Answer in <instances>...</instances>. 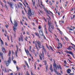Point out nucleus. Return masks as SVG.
Wrapping results in <instances>:
<instances>
[{
    "label": "nucleus",
    "mask_w": 75,
    "mask_h": 75,
    "mask_svg": "<svg viewBox=\"0 0 75 75\" xmlns=\"http://www.w3.org/2000/svg\"><path fill=\"white\" fill-rule=\"evenodd\" d=\"M39 33H40V35H41L42 36H43V32H42V31L41 30H40L39 31Z\"/></svg>",
    "instance_id": "obj_7"
},
{
    "label": "nucleus",
    "mask_w": 75,
    "mask_h": 75,
    "mask_svg": "<svg viewBox=\"0 0 75 75\" xmlns=\"http://www.w3.org/2000/svg\"><path fill=\"white\" fill-rule=\"evenodd\" d=\"M50 26L51 27L52 29V30H54V25H51Z\"/></svg>",
    "instance_id": "obj_21"
},
{
    "label": "nucleus",
    "mask_w": 75,
    "mask_h": 75,
    "mask_svg": "<svg viewBox=\"0 0 75 75\" xmlns=\"http://www.w3.org/2000/svg\"><path fill=\"white\" fill-rule=\"evenodd\" d=\"M13 62L14 63V64H17V62H16V61L15 60L13 61Z\"/></svg>",
    "instance_id": "obj_40"
},
{
    "label": "nucleus",
    "mask_w": 75,
    "mask_h": 75,
    "mask_svg": "<svg viewBox=\"0 0 75 75\" xmlns=\"http://www.w3.org/2000/svg\"><path fill=\"white\" fill-rule=\"evenodd\" d=\"M46 12L47 14H50V13H49V11H48L46 9Z\"/></svg>",
    "instance_id": "obj_25"
},
{
    "label": "nucleus",
    "mask_w": 75,
    "mask_h": 75,
    "mask_svg": "<svg viewBox=\"0 0 75 75\" xmlns=\"http://www.w3.org/2000/svg\"><path fill=\"white\" fill-rule=\"evenodd\" d=\"M54 64H53V69L54 71V72L57 75H58V72L57 71L58 69H57V65H56V64H55V62L54 61Z\"/></svg>",
    "instance_id": "obj_2"
},
{
    "label": "nucleus",
    "mask_w": 75,
    "mask_h": 75,
    "mask_svg": "<svg viewBox=\"0 0 75 75\" xmlns=\"http://www.w3.org/2000/svg\"><path fill=\"white\" fill-rule=\"evenodd\" d=\"M66 53H68V54H71V55H73V53H72V52L71 51H66Z\"/></svg>",
    "instance_id": "obj_9"
},
{
    "label": "nucleus",
    "mask_w": 75,
    "mask_h": 75,
    "mask_svg": "<svg viewBox=\"0 0 75 75\" xmlns=\"http://www.w3.org/2000/svg\"><path fill=\"white\" fill-rule=\"evenodd\" d=\"M10 21H11V24H13V22L11 20V17H10Z\"/></svg>",
    "instance_id": "obj_32"
},
{
    "label": "nucleus",
    "mask_w": 75,
    "mask_h": 75,
    "mask_svg": "<svg viewBox=\"0 0 75 75\" xmlns=\"http://www.w3.org/2000/svg\"><path fill=\"white\" fill-rule=\"evenodd\" d=\"M43 62H44V63H45V65H46L47 64V61H46V60H45Z\"/></svg>",
    "instance_id": "obj_26"
},
{
    "label": "nucleus",
    "mask_w": 75,
    "mask_h": 75,
    "mask_svg": "<svg viewBox=\"0 0 75 75\" xmlns=\"http://www.w3.org/2000/svg\"><path fill=\"white\" fill-rule=\"evenodd\" d=\"M3 2L5 3H6V1L5 0H4L3 1Z\"/></svg>",
    "instance_id": "obj_55"
},
{
    "label": "nucleus",
    "mask_w": 75,
    "mask_h": 75,
    "mask_svg": "<svg viewBox=\"0 0 75 75\" xmlns=\"http://www.w3.org/2000/svg\"><path fill=\"white\" fill-rule=\"evenodd\" d=\"M5 7H6V9H7V10H8V7H7V5H5Z\"/></svg>",
    "instance_id": "obj_37"
},
{
    "label": "nucleus",
    "mask_w": 75,
    "mask_h": 75,
    "mask_svg": "<svg viewBox=\"0 0 75 75\" xmlns=\"http://www.w3.org/2000/svg\"><path fill=\"white\" fill-rule=\"evenodd\" d=\"M48 65H46V71H48Z\"/></svg>",
    "instance_id": "obj_23"
},
{
    "label": "nucleus",
    "mask_w": 75,
    "mask_h": 75,
    "mask_svg": "<svg viewBox=\"0 0 75 75\" xmlns=\"http://www.w3.org/2000/svg\"><path fill=\"white\" fill-rule=\"evenodd\" d=\"M25 51L27 54V55H29V54H30V52H29V51H28V50H27V51L26 50H25Z\"/></svg>",
    "instance_id": "obj_15"
},
{
    "label": "nucleus",
    "mask_w": 75,
    "mask_h": 75,
    "mask_svg": "<svg viewBox=\"0 0 75 75\" xmlns=\"http://www.w3.org/2000/svg\"><path fill=\"white\" fill-rule=\"evenodd\" d=\"M19 4H20L21 5V6H23V4H21V3L20 2H19Z\"/></svg>",
    "instance_id": "obj_52"
},
{
    "label": "nucleus",
    "mask_w": 75,
    "mask_h": 75,
    "mask_svg": "<svg viewBox=\"0 0 75 75\" xmlns=\"http://www.w3.org/2000/svg\"><path fill=\"white\" fill-rule=\"evenodd\" d=\"M45 31H46V33L47 34H48V33L47 32V29H45Z\"/></svg>",
    "instance_id": "obj_47"
},
{
    "label": "nucleus",
    "mask_w": 75,
    "mask_h": 75,
    "mask_svg": "<svg viewBox=\"0 0 75 75\" xmlns=\"http://www.w3.org/2000/svg\"><path fill=\"white\" fill-rule=\"evenodd\" d=\"M16 68L17 69H19V68L17 66H16Z\"/></svg>",
    "instance_id": "obj_63"
},
{
    "label": "nucleus",
    "mask_w": 75,
    "mask_h": 75,
    "mask_svg": "<svg viewBox=\"0 0 75 75\" xmlns=\"http://www.w3.org/2000/svg\"><path fill=\"white\" fill-rule=\"evenodd\" d=\"M27 8H28V14L29 17H30V16H31L32 15H34V11L33 10H31L30 8L28 6H27Z\"/></svg>",
    "instance_id": "obj_1"
},
{
    "label": "nucleus",
    "mask_w": 75,
    "mask_h": 75,
    "mask_svg": "<svg viewBox=\"0 0 75 75\" xmlns=\"http://www.w3.org/2000/svg\"><path fill=\"white\" fill-rule=\"evenodd\" d=\"M48 24H49V31H50V32L51 33H52V32L51 31V28H50V25H51V23H50V22L48 21Z\"/></svg>",
    "instance_id": "obj_5"
},
{
    "label": "nucleus",
    "mask_w": 75,
    "mask_h": 75,
    "mask_svg": "<svg viewBox=\"0 0 75 75\" xmlns=\"http://www.w3.org/2000/svg\"><path fill=\"white\" fill-rule=\"evenodd\" d=\"M47 57H50V56L49 55V53H47Z\"/></svg>",
    "instance_id": "obj_38"
},
{
    "label": "nucleus",
    "mask_w": 75,
    "mask_h": 75,
    "mask_svg": "<svg viewBox=\"0 0 75 75\" xmlns=\"http://www.w3.org/2000/svg\"><path fill=\"white\" fill-rule=\"evenodd\" d=\"M42 57L43 58V59H44V51H42Z\"/></svg>",
    "instance_id": "obj_17"
},
{
    "label": "nucleus",
    "mask_w": 75,
    "mask_h": 75,
    "mask_svg": "<svg viewBox=\"0 0 75 75\" xmlns=\"http://www.w3.org/2000/svg\"><path fill=\"white\" fill-rule=\"evenodd\" d=\"M69 75H74V73H70Z\"/></svg>",
    "instance_id": "obj_46"
},
{
    "label": "nucleus",
    "mask_w": 75,
    "mask_h": 75,
    "mask_svg": "<svg viewBox=\"0 0 75 75\" xmlns=\"http://www.w3.org/2000/svg\"><path fill=\"white\" fill-rule=\"evenodd\" d=\"M71 71V70L70 69H68L67 71V73L68 74H71L70 71Z\"/></svg>",
    "instance_id": "obj_14"
},
{
    "label": "nucleus",
    "mask_w": 75,
    "mask_h": 75,
    "mask_svg": "<svg viewBox=\"0 0 75 75\" xmlns=\"http://www.w3.org/2000/svg\"><path fill=\"white\" fill-rule=\"evenodd\" d=\"M32 24L33 25V26H34V25H35V24H34V23H32Z\"/></svg>",
    "instance_id": "obj_57"
},
{
    "label": "nucleus",
    "mask_w": 75,
    "mask_h": 75,
    "mask_svg": "<svg viewBox=\"0 0 75 75\" xmlns=\"http://www.w3.org/2000/svg\"><path fill=\"white\" fill-rule=\"evenodd\" d=\"M64 64H67V61H65V60H64Z\"/></svg>",
    "instance_id": "obj_39"
},
{
    "label": "nucleus",
    "mask_w": 75,
    "mask_h": 75,
    "mask_svg": "<svg viewBox=\"0 0 75 75\" xmlns=\"http://www.w3.org/2000/svg\"><path fill=\"white\" fill-rule=\"evenodd\" d=\"M33 6H35V1H34V2L33 3Z\"/></svg>",
    "instance_id": "obj_42"
},
{
    "label": "nucleus",
    "mask_w": 75,
    "mask_h": 75,
    "mask_svg": "<svg viewBox=\"0 0 75 75\" xmlns=\"http://www.w3.org/2000/svg\"><path fill=\"white\" fill-rule=\"evenodd\" d=\"M43 18L44 19V21H45V22H47V20H46V19L44 18Z\"/></svg>",
    "instance_id": "obj_53"
},
{
    "label": "nucleus",
    "mask_w": 75,
    "mask_h": 75,
    "mask_svg": "<svg viewBox=\"0 0 75 75\" xmlns=\"http://www.w3.org/2000/svg\"><path fill=\"white\" fill-rule=\"evenodd\" d=\"M65 38L66 40H68V38L67 37H65Z\"/></svg>",
    "instance_id": "obj_49"
},
{
    "label": "nucleus",
    "mask_w": 75,
    "mask_h": 75,
    "mask_svg": "<svg viewBox=\"0 0 75 75\" xmlns=\"http://www.w3.org/2000/svg\"><path fill=\"white\" fill-rule=\"evenodd\" d=\"M39 29H41V26L40 25L38 27Z\"/></svg>",
    "instance_id": "obj_48"
},
{
    "label": "nucleus",
    "mask_w": 75,
    "mask_h": 75,
    "mask_svg": "<svg viewBox=\"0 0 75 75\" xmlns=\"http://www.w3.org/2000/svg\"><path fill=\"white\" fill-rule=\"evenodd\" d=\"M15 54L16 55L17 58V51H16V52L15 53Z\"/></svg>",
    "instance_id": "obj_20"
},
{
    "label": "nucleus",
    "mask_w": 75,
    "mask_h": 75,
    "mask_svg": "<svg viewBox=\"0 0 75 75\" xmlns=\"http://www.w3.org/2000/svg\"><path fill=\"white\" fill-rule=\"evenodd\" d=\"M24 10L25 13H27V11H26V10H25V8H24Z\"/></svg>",
    "instance_id": "obj_45"
},
{
    "label": "nucleus",
    "mask_w": 75,
    "mask_h": 75,
    "mask_svg": "<svg viewBox=\"0 0 75 75\" xmlns=\"http://www.w3.org/2000/svg\"><path fill=\"white\" fill-rule=\"evenodd\" d=\"M67 49L68 50H72V49H71V48H67Z\"/></svg>",
    "instance_id": "obj_43"
},
{
    "label": "nucleus",
    "mask_w": 75,
    "mask_h": 75,
    "mask_svg": "<svg viewBox=\"0 0 75 75\" xmlns=\"http://www.w3.org/2000/svg\"><path fill=\"white\" fill-rule=\"evenodd\" d=\"M73 17H71V19H73L74 18H75V15H73Z\"/></svg>",
    "instance_id": "obj_30"
},
{
    "label": "nucleus",
    "mask_w": 75,
    "mask_h": 75,
    "mask_svg": "<svg viewBox=\"0 0 75 75\" xmlns=\"http://www.w3.org/2000/svg\"><path fill=\"white\" fill-rule=\"evenodd\" d=\"M62 23H64V21H62Z\"/></svg>",
    "instance_id": "obj_64"
},
{
    "label": "nucleus",
    "mask_w": 75,
    "mask_h": 75,
    "mask_svg": "<svg viewBox=\"0 0 75 75\" xmlns=\"http://www.w3.org/2000/svg\"><path fill=\"white\" fill-rule=\"evenodd\" d=\"M69 30H71V31H73V30H74V29H71V28H69Z\"/></svg>",
    "instance_id": "obj_44"
},
{
    "label": "nucleus",
    "mask_w": 75,
    "mask_h": 75,
    "mask_svg": "<svg viewBox=\"0 0 75 75\" xmlns=\"http://www.w3.org/2000/svg\"><path fill=\"white\" fill-rule=\"evenodd\" d=\"M21 40L22 41H23V36H21Z\"/></svg>",
    "instance_id": "obj_22"
},
{
    "label": "nucleus",
    "mask_w": 75,
    "mask_h": 75,
    "mask_svg": "<svg viewBox=\"0 0 75 75\" xmlns=\"http://www.w3.org/2000/svg\"><path fill=\"white\" fill-rule=\"evenodd\" d=\"M5 72H7V71H6V69L5 68Z\"/></svg>",
    "instance_id": "obj_58"
},
{
    "label": "nucleus",
    "mask_w": 75,
    "mask_h": 75,
    "mask_svg": "<svg viewBox=\"0 0 75 75\" xmlns=\"http://www.w3.org/2000/svg\"><path fill=\"white\" fill-rule=\"evenodd\" d=\"M35 46L38 51H39V49H38V45H37V43H35Z\"/></svg>",
    "instance_id": "obj_13"
},
{
    "label": "nucleus",
    "mask_w": 75,
    "mask_h": 75,
    "mask_svg": "<svg viewBox=\"0 0 75 75\" xmlns=\"http://www.w3.org/2000/svg\"><path fill=\"white\" fill-rule=\"evenodd\" d=\"M13 30H14V31H15V32H16V27L15 26H14L13 27Z\"/></svg>",
    "instance_id": "obj_19"
},
{
    "label": "nucleus",
    "mask_w": 75,
    "mask_h": 75,
    "mask_svg": "<svg viewBox=\"0 0 75 75\" xmlns=\"http://www.w3.org/2000/svg\"><path fill=\"white\" fill-rule=\"evenodd\" d=\"M57 30H58L59 31V32H61V31L60 30H59V28H57Z\"/></svg>",
    "instance_id": "obj_56"
},
{
    "label": "nucleus",
    "mask_w": 75,
    "mask_h": 75,
    "mask_svg": "<svg viewBox=\"0 0 75 75\" xmlns=\"http://www.w3.org/2000/svg\"><path fill=\"white\" fill-rule=\"evenodd\" d=\"M50 69L51 70V72H53L54 71V70H53V69H52V65L51 64L50 65Z\"/></svg>",
    "instance_id": "obj_10"
},
{
    "label": "nucleus",
    "mask_w": 75,
    "mask_h": 75,
    "mask_svg": "<svg viewBox=\"0 0 75 75\" xmlns=\"http://www.w3.org/2000/svg\"><path fill=\"white\" fill-rule=\"evenodd\" d=\"M40 3H41V5L42 6H43V8H45V7L44 6V5H42V2H40Z\"/></svg>",
    "instance_id": "obj_36"
},
{
    "label": "nucleus",
    "mask_w": 75,
    "mask_h": 75,
    "mask_svg": "<svg viewBox=\"0 0 75 75\" xmlns=\"http://www.w3.org/2000/svg\"><path fill=\"white\" fill-rule=\"evenodd\" d=\"M1 58L2 59H4V58H3V56H1Z\"/></svg>",
    "instance_id": "obj_59"
},
{
    "label": "nucleus",
    "mask_w": 75,
    "mask_h": 75,
    "mask_svg": "<svg viewBox=\"0 0 75 75\" xmlns=\"http://www.w3.org/2000/svg\"><path fill=\"white\" fill-rule=\"evenodd\" d=\"M42 48L43 50H45V48H44V46H42Z\"/></svg>",
    "instance_id": "obj_41"
},
{
    "label": "nucleus",
    "mask_w": 75,
    "mask_h": 75,
    "mask_svg": "<svg viewBox=\"0 0 75 75\" xmlns=\"http://www.w3.org/2000/svg\"><path fill=\"white\" fill-rule=\"evenodd\" d=\"M7 3L8 4H9V5H10L11 4V3H12L13 2H11L10 3H9V2H8V1H7Z\"/></svg>",
    "instance_id": "obj_28"
},
{
    "label": "nucleus",
    "mask_w": 75,
    "mask_h": 75,
    "mask_svg": "<svg viewBox=\"0 0 75 75\" xmlns=\"http://www.w3.org/2000/svg\"><path fill=\"white\" fill-rule=\"evenodd\" d=\"M10 55H11V51H9V53L8 54V56H10Z\"/></svg>",
    "instance_id": "obj_27"
},
{
    "label": "nucleus",
    "mask_w": 75,
    "mask_h": 75,
    "mask_svg": "<svg viewBox=\"0 0 75 75\" xmlns=\"http://www.w3.org/2000/svg\"><path fill=\"white\" fill-rule=\"evenodd\" d=\"M18 25V24H17V23H16V22L15 21L14 22V25H15V26H16V27H17Z\"/></svg>",
    "instance_id": "obj_16"
},
{
    "label": "nucleus",
    "mask_w": 75,
    "mask_h": 75,
    "mask_svg": "<svg viewBox=\"0 0 75 75\" xmlns=\"http://www.w3.org/2000/svg\"><path fill=\"white\" fill-rule=\"evenodd\" d=\"M57 67L58 69H59V68L61 70H62V68H61V66L60 65H59V66L57 65Z\"/></svg>",
    "instance_id": "obj_11"
},
{
    "label": "nucleus",
    "mask_w": 75,
    "mask_h": 75,
    "mask_svg": "<svg viewBox=\"0 0 75 75\" xmlns=\"http://www.w3.org/2000/svg\"><path fill=\"white\" fill-rule=\"evenodd\" d=\"M45 30L47 29V28H46V24H45Z\"/></svg>",
    "instance_id": "obj_50"
},
{
    "label": "nucleus",
    "mask_w": 75,
    "mask_h": 75,
    "mask_svg": "<svg viewBox=\"0 0 75 75\" xmlns=\"http://www.w3.org/2000/svg\"><path fill=\"white\" fill-rule=\"evenodd\" d=\"M2 52L4 53V54H6V49H5V48L4 47H2Z\"/></svg>",
    "instance_id": "obj_6"
},
{
    "label": "nucleus",
    "mask_w": 75,
    "mask_h": 75,
    "mask_svg": "<svg viewBox=\"0 0 75 75\" xmlns=\"http://www.w3.org/2000/svg\"><path fill=\"white\" fill-rule=\"evenodd\" d=\"M22 13L23 15H25V13H24V11H22Z\"/></svg>",
    "instance_id": "obj_35"
},
{
    "label": "nucleus",
    "mask_w": 75,
    "mask_h": 75,
    "mask_svg": "<svg viewBox=\"0 0 75 75\" xmlns=\"http://www.w3.org/2000/svg\"><path fill=\"white\" fill-rule=\"evenodd\" d=\"M31 48H32L31 46H30L29 49H31Z\"/></svg>",
    "instance_id": "obj_61"
},
{
    "label": "nucleus",
    "mask_w": 75,
    "mask_h": 75,
    "mask_svg": "<svg viewBox=\"0 0 75 75\" xmlns=\"http://www.w3.org/2000/svg\"><path fill=\"white\" fill-rule=\"evenodd\" d=\"M49 47L50 48V49H51V50L52 51H54V50H53V49H52V47L49 46Z\"/></svg>",
    "instance_id": "obj_24"
},
{
    "label": "nucleus",
    "mask_w": 75,
    "mask_h": 75,
    "mask_svg": "<svg viewBox=\"0 0 75 75\" xmlns=\"http://www.w3.org/2000/svg\"><path fill=\"white\" fill-rule=\"evenodd\" d=\"M11 57H9L8 61L6 62V66H8V65H9L10 63V62H11Z\"/></svg>",
    "instance_id": "obj_3"
},
{
    "label": "nucleus",
    "mask_w": 75,
    "mask_h": 75,
    "mask_svg": "<svg viewBox=\"0 0 75 75\" xmlns=\"http://www.w3.org/2000/svg\"><path fill=\"white\" fill-rule=\"evenodd\" d=\"M25 3L26 4H27V6H28V3H27V2H26Z\"/></svg>",
    "instance_id": "obj_62"
},
{
    "label": "nucleus",
    "mask_w": 75,
    "mask_h": 75,
    "mask_svg": "<svg viewBox=\"0 0 75 75\" xmlns=\"http://www.w3.org/2000/svg\"><path fill=\"white\" fill-rule=\"evenodd\" d=\"M0 56H3V53L2 52H1L0 53Z\"/></svg>",
    "instance_id": "obj_33"
},
{
    "label": "nucleus",
    "mask_w": 75,
    "mask_h": 75,
    "mask_svg": "<svg viewBox=\"0 0 75 75\" xmlns=\"http://www.w3.org/2000/svg\"><path fill=\"white\" fill-rule=\"evenodd\" d=\"M20 22H21V24H22V25H23V23H22V22L21 21H20Z\"/></svg>",
    "instance_id": "obj_60"
},
{
    "label": "nucleus",
    "mask_w": 75,
    "mask_h": 75,
    "mask_svg": "<svg viewBox=\"0 0 75 75\" xmlns=\"http://www.w3.org/2000/svg\"><path fill=\"white\" fill-rule=\"evenodd\" d=\"M25 62L26 64L27 67H29L28 64V63H27V62L26 61H25Z\"/></svg>",
    "instance_id": "obj_29"
},
{
    "label": "nucleus",
    "mask_w": 75,
    "mask_h": 75,
    "mask_svg": "<svg viewBox=\"0 0 75 75\" xmlns=\"http://www.w3.org/2000/svg\"><path fill=\"white\" fill-rule=\"evenodd\" d=\"M0 40H1V44H3V40L1 39H0Z\"/></svg>",
    "instance_id": "obj_34"
},
{
    "label": "nucleus",
    "mask_w": 75,
    "mask_h": 75,
    "mask_svg": "<svg viewBox=\"0 0 75 75\" xmlns=\"http://www.w3.org/2000/svg\"><path fill=\"white\" fill-rule=\"evenodd\" d=\"M36 42H37L38 44V48H41V47H41V43H40V41H37V40H36Z\"/></svg>",
    "instance_id": "obj_4"
},
{
    "label": "nucleus",
    "mask_w": 75,
    "mask_h": 75,
    "mask_svg": "<svg viewBox=\"0 0 75 75\" xmlns=\"http://www.w3.org/2000/svg\"><path fill=\"white\" fill-rule=\"evenodd\" d=\"M35 35H36V36H38V35H39V34L37 33H35Z\"/></svg>",
    "instance_id": "obj_31"
},
{
    "label": "nucleus",
    "mask_w": 75,
    "mask_h": 75,
    "mask_svg": "<svg viewBox=\"0 0 75 75\" xmlns=\"http://www.w3.org/2000/svg\"><path fill=\"white\" fill-rule=\"evenodd\" d=\"M42 54L41 53H40L39 56V57H40V59L41 61L42 60V58L41 57H42Z\"/></svg>",
    "instance_id": "obj_12"
},
{
    "label": "nucleus",
    "mask_w": 75,
    "mask_h": 75,
    "mask_svg": "<svg viewBox=\"0 0 75 75\" xmlns=\"http://www.w3.org/2000/svg\"><path fill=\"white\" fill-rule=\"evenodd\" d=\"M66 53H68V54H71V55H73V53H72V52L71 51H66Z\"/></svg>",
    "instance_id": "obj_8"
},
{
    "label": "nucleus",
    "mask_w": 75,
    "mask_h": 75,
    "mask_svg": "<svg viewBox=\"0 0 75 75\" xmlns=\"http://www.w3.org/2000/svg\"><path fill=\"white\" fill-rule=\"evenodd\" d=\"M13 3H11V4L10 6L11 7V8H12L13 9Z\"/></svg>",
    "instance_id": "obj_18"
},
{
    "label": "nucleus",
    "mask_w": 75,
    "mask_h": 75,
    "mask_svg": "<svg viewBox=\"0 0 75 75\" xmlns=\"http://www.w3.org/2000/svg\"><path fill=\"white\" fill-rule=\"evenodd\" d=\"M39 11H40V13H42V11H41L40 10H39Z\"/></svg>",
    "instance_id": "obj_54"
},
{
    "label": "nucleus",
    "mask_w": 75,
    "mask_h": 75,
    "mask_svg": "<svg viewBox=\"0 0 75 75\" xmlns=\"http://www.w3.org/2000/svg\"><path fill=\"white\" fill-rule=\"evenodd\" d=\"M71 45H73V47H74L75 46V45H74V44H72V43H71Z\"/></svg>",
    "instance_id": "obj_51"
}]
</instances>
